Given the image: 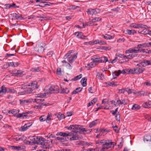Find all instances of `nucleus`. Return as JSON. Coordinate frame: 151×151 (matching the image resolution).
<instances>
[{
  "label": "nucleus",
  "instance_id": "obj_53",
  "mask_svg": "<svg viewBox=\"0 0 151 151\" xmlns=\"http://www.w3.org/2000/svg\"><path fill=\"white\" fill-rule=\"evenodd\" d=\"M30 113L31 114L32 113L31 112H30V111H28V112H26L25 113H23L22 114V118H24V117H25L26 118L28 116L27 115V114H29Z\"/></svg>",
  "mask_w": 151,
  "mask_h": 151
},
{
  "label": "nucleus",
  "instance_id": "obj_14",
  "mask_svg": "<svg viewBox=\"0 0 151 151\" xmlns=\"http://www.w3.org/2000/svg\"><path fill=\"white\" fill-rule=\"evenodd\" d=\"M37 85V82L36 81H33L31 82L30 85H29L28 86L31 87V88L34 90L38 88V86Z\"/></svg>",
  "mask_w": 151,
  "mask_h": 151
},
{
  "label": "nucleus",
  "instance_id": "obj_62",
  "mask_svg": "<svg viewBox=\"0 0 151 151\" xmlns=\"http://www.w3.org/2000/svg\"><path fill=\"white\" fill-rule=\"evenodd\" d=\"M115 118L116 120L120 121V115L119 113L118 114H117L115 116Z\"/></svg>",
  "mask_w": 151,
  "mask_h": 151
},
{
  "label": "nucleus",
  "instance_id": "obj_58",
  "mask_svg": "<svg viewBox=\"0 0 151 151\" xmlns=\"http://www.w3.org/2000/svg\"><path fill=\"white\" fill-rule=\"evenodd\" d=\"M125 91H127L128 93V94H131L132 93V91L133 90L132 89L126 88H125Z\"/></svg>",
  "mask_w": 151,
  "mask_h": 151
},
{
  "label": "nucleus",
  "instance_id": "obj_4",
  "mask_svg": "<svg viewBox=\"0 0 151 151\" xmlns=\"http://www.w3.org/2000/svg\"><path fill=\"white\" fill-rule=\"evenodd\" d=\"M46 45L44 43L39 42L36 45L35 47V50L39 53H42L45 49Z\"/></svg>",
  "mask_w": 151,
  "mask_h": 151
},
{
  "label": "nucleus",
  "instance_id": "obj_17",
  "mask_svg": "<svg viewBox=\"0 0 151 151\" xmlns=\"http://www.w3.org/2000/svg\"><path fill=\"white\" fill-rule=\"evenodd\" d=\"M32 125L30 123H28L27 124H25L24 126L21 127L19 129V130L21 131H24L27 130L28 128V127Z\"/></svg>",
  "mask_w": 151,
  "mask_h": 151
},
{
  "label": "nucleus",
  "instance_id": "obj_23",
  "mask_svg": "<svg viewBox=\"0 0 151 151\" xmlns=\"http://www.w3.org/2000/svg\"><path fill=\"white\" fill-rule=\"evenodd\" d=\"M74 126L73 127V131H72L71 132H73L74 133H76L79 132L80 127H81V125H74Z\"/></svg>",
  "mask_w": 151,
  "mask_h": 151
},
{
  "label": "nucleus",
  "instance_id": "obj_38",
  "mask_svg": "<svg viewBox=\"0 0 151 151\" xmlns=\"http://www.w3.org/2000/svg\"><path fill=\"white\" fill-rule=\"evenodd\" d=\"M99 9H91V12L90 13V14L93 15V14H97L98 12H99Z\"/></svg>",
  "mask_w": 151,
  "mask_h": 151
},
{
  "label": "nucleus",
  "instance_id": "obj_25",
  "mask_svg": "<svg viewBox=\"0 0 151 151\" xmlns=\"http://www.w3.org/2000/svg\"><path fill=\"white\" fill-rule=\"evenodd\" d=\"M139 45L141 46V47H151V42H145L142 44H140Z\"/></svg>",
  "mask_w": 151,
  "mask_h": 151
},
{
  "label": "nucleus",
  "instance_id": "obj_41",
  "mask_svg": "<svg viewBox=\"0 0 151 151\" xmlns=\"http://www.w3.org/2000/svg\"><path fill=\"white\" fill-rule=\"evenodd\" d=\"M6 92L7 93H14L16 91L14 89H11L8 88L6 87Z\"/></svg>",
  "mask_w": 151,
  "mask_h": 151
},
{
  "label": "nucleus",
  "instance_id": "obj_15",
  "mask_svg": "<svg viewBox=\"0 0 151 151\" xmlns=\"http://www.w3.org/2000/svg\"><path fill=\"white\" fill-rule=\"evenodd\" d=\"M89 44H91L92 45L96 44H99L100 45H105L106 44V43L104 41L99 40H95L94 42H89Z\"/></svg>",
  "mask_w": 151,
  "mask_h": 151
},
{
  "label": "nucleus",
  "instance_id": "obj_63",
  "mask_svg": "<svg viewBox=\"0 0 151 151\" xmlns=\"http://www.w3.org/2000/svg\"><path fill=\"white\" fill-rule=\"evenodd\" d=\"M144 84L148 86H151V81H147L146 82L144 83Z\"/></svg>",
  "mask_w": 151,
  "mask_h": 151
},
{
  "label": "nucleus",
  "instance_id": "obj_54",
  "mask_svg": "<svg viewBox=\"0 0 151 151\" xmlns=\"http://www.w3.org/2000/svg\"><path fill=\"white\" fill-rule=\"evenodd\" d=\"M96 65L95 64V63L93 61L92 62H91L90 63L88 64V66H89V68H92L94 67Z\"/></svg>",
  "mask_w": 151,
  "mask_h": 151
},
{
  "label": "nucleus",
  "instance_id": "obj_3",
  "mask_svg": "<svg viewBox=\"0 0 151 151\" xmlns=\"http://www.w3.org/2000/svg\"><path fill=\"white\" fill-rule=\"evenodd\" d=\"M115 144L116 143L112 142L111 140H105L104 146L102 147L100 151H106L110 148L114 147Z\"/></svg>",
  "mask_w": 151,
  "mask_h": 151
},
{
  "label": "nucleus",
  "instance_id": "obj_18",
  "mask_svg": "<svg viewBox=\"0 0 151 151\" xmlns=\"http://www.w3.org/2000/svg\"><path fill=\"white\" fill-rule=\"evenodd\" d=\"M123 33L125 34H127L129 35H133L135 33H136V32L134 30L127 29L126 30L124 31Z\"/></svg>",
  "mask_w": 151,
  "mask_h": 151
},
{
  "label": "nucleus",
  "instance_id": "obj_42",
  "mask_svg": "<svg viewBox=\"0 0 151 151\" xmlns=\"http://www.w3.org/2000/svg\"><path fill=\"white\" fill-rule=\"evenodd\" d=\"M114 36L113 35H111L107 34H106L104 36V39L107 40L112 39L114 38Z\"/></svg>",
  "mask_w": 151,
  "mask_h": 151
},
{
  "label": "nucleus",
  "instance_id": "obj_12",
  "mask_svg": "<svg viewBox=\"0 0 151 151\" xmlns=\"http://www.w3.org/2000/svg\"><path fill=\"white\" fill-rule=\"evenodd\" d=\"M92 131V129H89L88 130H86L85 128H81V126L80 127L79 132L80 133L82 134L83 133L88 134L90 133Z\"/></svg>",
  "mask_w": 151,
  "mask_h": 151
},
{
  "label": "nucleus",
  "instance_id": "obj_22",
  "mask_svg": "<svg viewBox=\"0 0 151 151\" xmlns=\"http://www.w3.org/2000/svg\"><path fill=\"white\" fill-rule=\"evenodd\" d=\"M19 110L16 109H12L9 110L8 113L9 114H13L12 116H16L17 114L19 112Z\"/></svg>",
  "mask_w": 151,
  "mask_h": 151
},
{
  "label": "nucleus",
  "instance_id": "obj_64",
  "mask_svg": "<svg viewBox=\"0 0 151 151\" xmlns=\"http://www.w3.org/2000/svg\"><path fill=\"white\" fill-rule=\"evenodd\" d=\"M55 151H71V150L70 149H62L55 150Z\"/></svg>",
  "mask_w": 151,
  "mask_h": 151
},
{
  "label": "nucleus",
  "instance_id": "obj_51",
  "mask_svg": "<svg viewBox=\"0 0 151 151\" xmlns=\"http://www.w3.org/2000/svg\"><path fill=\"white\" fill-rule=\"evenodd\" d=\"M69 92V90L68 88H63L61 90V93H68Z\"/></svg>",
  "mask_w": 151,
  "mask_h": 151
},
{
  "label": "nucleus",
  "instance_id": "obj_30",
  "mask_svg": "<svg viewBox=\"0 0 151 151\" xmlns=\"http://www.w3.org/2000/svg\"><path fill=\"white\" fill-rule=\"evenodd\" d=\"M100 63H106L108 61V59L105 56L101 57L100 58Z\"/></svg>",
  "mask_w": 151,
  "mask_h": 151
},
{
  "label": "nucleus",
  "instance_id": "obj_10",
  "mask_svg": "<svg viewBox=\"0 0 151 151\" xmlns=\"http://www.w3.org/2000/svg\"><path fill=\"white\" fill-rule=\"evenodd\" d=\"M128 69H125L122 70H118V71H115L113 74V76H119L121 73L125 74V73L128 74Z\"/></svg>",
  "mask_w": 151,
  "mask_h": 151
},
{
  "label": "nucleus",
  "instance_id": "obj_59",
  "mask_svg": "<svg viewBox=\"0 0 151 151\" xmlns=\"http://www.w3.org/2000/svg\"><path fill=\"white\" fill-rule=\"evenodd\" d=\"M113 128L116 132L118 133L119 132V129L117 126H113Z\"/></svg>",
  "mask_w": 151,
  "mask_h": 151
},
{
  "label": "nucleus",
  "instance_id": "obj_48",
  "mask_svg": "<svg viewBox=\"0 0 151 151\" xmlns=\"http://www.w3.org/2000/svg\"><path fill=\"white\" fill-rule=\"evenodd\" d=\"M82 77V74H80L79 75L77 76H76L74 78H73L71 79V80L73 81H77L79 79H80Z\"/></svg>",
  "mask_w": 151,
  "mask_h": 151
},
{
  "label": "nucleus",
  "instance_id": "obj_1",
  "mask_svg": "<svg viewBox=\"0 0 151 151\" xmlns=\"http://www.w3.org/2000/svg\"><path fill=\"white\" fill-rule=\"evenodd\" d=\"M34 141L32 143L34 144L40 145L41 147L46 149H49L52 147V145H49L47 143V141L43 138H40L39 137H35Z\"/></svg>",
  "mask_w": 151,
  "mask_h": 151
},
{
  "label": "nucleus",
  "instance_id": "obj_49",
  "mask_svg": "<svg viewBox=\"0 0 151 151\" xmlns=\"http://www.w3.org/2000/svg\"><path fill=\"white\" fill-rule=\"evenodd\" d=\"M101 19V18L99 17H96L91 19V21L93 22H96L100 21Z\"/></svg>",
  "mask_w": 151,
  "mask_h": 151
},
{
  "label": "nucleus",
  "instance_id": "obj_2",
  "mask_svg": "<svg viewBox=\"0 0 151 151\" xmlns=\"http://www.w3.org/2000/svg\"><path fill=\"white\" fill-rule=\"evenodd\" d=\"M74 51L73 50H70L65 55L64 59H67L70 63H72L77 58V53H74Z\"/></svg>",
  "mask_w": 151,
  "mask_h": 151
},
{
  "label": "nucleus",
  "instance_id": "obj_39",
  "mask_svg": "<svg viewBox=\"0 0 151 151\" xmlns=\"http://www.w3.org/2000/svg\"><path fill=\"white\" fill-rule=\"evenodd\" d=\"M137 55L138 54H129L128 55H127V57H128V59H131L134 58L136 57Z\"/></svg>",
  "mask_w": 151,
  "mask_h": 151
},
{
  "label": "nucleus",
  "instance_id": "obj_9",
  "mask_svg": "<svg viewBox=\"0 0 151 151\" xmlns=\"http://www.w3.org/2000/svg\"><path fill=\"white\" fill-rule=\"evenodd\" d=\"M139 65V63L137 64V66L138 67L134 68L135 69V71L137 74H139L142 73L145 70V69L142 67V65Z\"/></svg>",
  "mask_w": 151,
  "mask_h": 151
},
{
  "label": "nucleus",
  "instance_id": "obj_50",
  "mask_svg": "<svg viewBox=\"0 0 151 151\" xmlns=\"http://www.w3.org/2000/svg\"><path fill=\"white\" fill-rule=\"evenodd\" d=\"M46 116L44 115H42L39 118V120L40 122H43L46 120Z\"/></svg>",
  "mask_w": 151,
  "mask_h": 151
},
{
  "label": "nucleus",
  "instance_id": "obj_26",
  "mask_svg": "<svg viewBox=\"0 0 151 151\" xmlns=\"http://www.w3.org/2000/svg\"><path fill=\"white\" fill-rule=\"evenodd\" d=\"M13 17L17 19L21 20L23 18L22 15L19 14L14 13L13 14Z\"/></svg>",
  "mask_w": 151,
  "mask_h": 151
},
{
  "label": "nucleus",
  "instance_id": "obj_5",
  "mask_svg": "<svg viewBox=\"0 0 151 151\" xmlns=\"http://www.w3.org/2000/svg\"><path fill=\"white\" fill-rule=\"evenodd\" d=\"M46 93L52 94L54 93H58V89L57 87L52 86L50 88L46 91Z\"/></svg>",
  "mask_w": 151,
  "mask_h": 151
},
{
  "label": "nucleus",
  "instance_id": "obj_33",
  "mask_svg": "<svg viewBox=\"0 0 151 151\" xmlns=\"http://www.w3.org/2000/svg\"><path fill=\"white\" fill-rule=\"evenodd\" d=\"M145 108H149L151 107V101L146 102L143 104Z\"/></svg>",
  "mask_w": 151,
  "mask_h": 151
},
{
  "label": "nucleus",
  "instance_id": "obj_34",
  "mask_svg": "<svg viewBox=\"0 0 151 151\" xmlns=\"http://www.w3.org/2000/svg\"><path fill=\"white\" fill-rule=\"evenodd\" d=\"M52 114L50 113H48L47 115V116L46 119V122L47 123H49L50 120H51V117H52Z\"/></svg>",
  "mask_w": 151,
  "mask_h": 151
},
{
  "label": "nucleus",
  "instance_id": "obj_6",
  "mask_svg": "<svg viewBox=\"0 0 151 151\" xmlns=\"http://www.w3.org/2000/svg\"><path fill=\"white\" fill-rule=\"evenodd\" d=\"M114 104L116 106H119L122 104L126 105L127 102L125 99L122 100L118 99L116 101H114Z\"/></svg>",
  "mask_w": 151,
  "mask_h": 151
},
{
  "label": "nucleus",
  "instance_id": "obj_61",
  "mask_svg": "<svg viewBox=\"0 0 151 151\" xmlns=\"http://www.w3.org/2000/svg\"><path fill=\"white\" fill-rule=\"evenodd\" d=\"M16 141H20V135L15 136L13 138Z\"/></svg>",
  "mask_w": 151,
  "mask_h": 151
},
{
  "label": "nucleus",
  "instance_id": "obj_55",
  "mask_svg": "<svg viewBox=\"0 0 151 151\" xmlns=\"http://www.w3.org/2000/svg\"><path fill=\"white\" fill-rule=\"evenodd\" d=\"M96 121V120L95 121H92L90 123L89 125V127L90 128H91L93 126H94L96 124V122L95 121Z\"/></svg>",
  "mask_w": 151,
  "mask_h": 151
},
{
  "label": "nucleus",
  "instance_id": "obj_28",
  "mask_svg": "<svg viewBox=\"0 0 151 151\" xmlns=\"http://www.w3.org/2000/svg\"><path fill=\"white\" fill-rule=\"evenodd\" d=\"M105 140H99L96 141V144L102 145V147L104 146Z\"/></svg>",
  "mask_w": 151,
  "mask_h": 151
},
{
  "label": "nucleus",
  "instance_id": "obj_36",
  "mask_svg": "<svg viewBox=\"0 0 151 151\" xmlns=\"http://www.w3.org/2000/svg\"><path fill=\"white\" fill-rule=\"evenodd\" d=\"M97 101V99L96 98H94L91 101V102L89 103L87 105L88 107H89L92 105L93 104H94Z\"/></svg>",
  "mask_w": 151,
  "mask_h": 151
},
{
  "label": "nucleus",
  "instance_id": "obj_47",
  "mask_svg": "<svg viewBox=\"0 0 151 151\" xmlns=\"http://www.w3.org/2000/svg\"><path fill=\"white\" fill-rule=\"evenodd\" d=\"M140 108L139 106L137 104H134L132 106V110H137L139 109Z\"/></svg>",
  "mask_w": 151,
  "mask_h": 151
},
{
  "label": "nucleus",
  "instance_id": "obj_31",
  "mask_svg": "<svg viewBox=\"0 0 151 151\" xmlns=\"http://www.w3.org/2000/svg\"><path fill=\"white\" fill-rule=\"evenodd\" d=\"M86 81L87 78L86 77L83 78L81 80V82L82 84V85L83 86H86Z\"/></svg>",
  "mask_w": 151,
  "mask_h": 151
},
{
  "label": "nucleus",
  "instance_id": "obj_56",
  "mask_svg": "<svg viewBox=\"0 0 151 151\" xmlns=\"http://www.w3.org/2000/svg\"><path fill=\"white\" fill-rule=\"evenodd\" d=\"M23 71L20 70H17V75H15L16 76L19 75L20 76H22V74L23 73Z\"/></svg>",
  "mask_w": 151,
  "mask_h": 151
},
{
  "label": "nucleus",
  "instance_id": "obj_37",
  "mask_svg": "<svg viewBox=\"0 0 151 151\" xmlns=\"http://www.w3.org/2000/svg\"><path fill=\"white\" fill-rule=\"evenodd\" d=\"M147 29H145L141 31L139 30L138 31V32L139 34H141L144 35H145L148 34V32H147Z\"/></svg>",
  "mask_w": 151,
  "mask_h": 151
},
{
  "label": "nucleus",
  "instance_id": "obj_13",
  "mask_svg": "<svg viewBox=\"0 0 151 151\" xmlns=\"http://www.w3.org/2000/svg\"><path fill=\"white\" fill-rule=\"evenodd\" d=\"M142 65L143 67H145L148 65H151V60H144L142 62L139 63V65Z\"/></svg>",
  "mask_w": 151,
  "mask_h": 151
},
{
  "label": "nucleus",
  "instance_id": "obj_21",
  "mask_svg": "<svg viewBox=\"0 0 151 151\" xmlns=\"http://www.w3.org/2000/svg\"><path fill=\"white\" fill-rule=\"evenodd\" d=\"M71 136H72V137L70 138V140L71 141L77 140L79 138V137L77 134L75 133L73 134V132Z\"/></svg>",
  "mask_w": 151,
  "mask_h": 151
},
{
  "label": "nucleus",
  "instance_id": "obj_8",
  "mask_svg": "<svg viewBox=\"0 0 151 151\" xmlns=\"http://www.w3.org/2000/svg\"><path fill=\"white\" fill-rule=\"evenodd\" d=\"M137 95L140 96H148L150 98L151 93L147 91H140L137 92Z\"/></svg>",
  "mask_w": 151,
  "mask_h": 151
},
{
  "label": "nucleus",
  "instance_id": "obj_57",
  "mask_svg": "<svg viewBox=\"0 0 151 151\" xmlns=\"http://www.w3.org/2000/svg\"><path fill=\"white\" fill-rule=\"evenodd\" d=\"M130 27L134 28H137V24H136L135 23H133L131 24L130 25Z\"/></svg>",
  "mask_w": 151,
  "mask_h": 151
},
{
  "label": "nucleus",
  "instance_id": "obj_46",
  "mask_svg": "<svg viewBox=\"0 0 151 151\" xmlns=\"http://www.w3.org/2000/svg\"><path fill=\"white\" fill-rule=\"evenodd\" d=\"M137 28H141L147 29V27L145 25L142 24H137Z\"/></svg>",
  "mask_w": 151,
  "mask_h": 151
},
{
  "label": "nucleus",
  "instance_id": "obj_29",
  "mask_svg": "<svg viewBox=\"0 0 151 151\" xmlns=\"http://www.w3.org/2000/svg\"><path fill=\"white\" fill-rule=\"evenodd\" d=\"M6 87L4 86H2L0 90V95L5 94L6 93Z\"/></svg>",
  "mask_w": 151,
  "mask_h": 151
},
{
  "label": "nucleus",
  "instance_id": "obj_11",
  "mask_svg": "<svg viewBox=\"0 0 151 151\" xmlns=\"http://www.w3.org/2000/svg\"><path fill=\"white\" fill-rule=\"evenodd\" d=\"M72 132H58L56 135L57 136L60 135L61 136H63L64 137H65V139H66L67 136H71L72 135Z\"/></svg>",
  "mask_w": 151,
  "mask_h": 151
},
{
  "label": "nucleus",
  "instance_id": "obj_43",
  "mask_svg": "<svg viewBox=\"0 0 151 151\" xmlns=\"http://www.w3.org/2000/svg\"><path fill=\"white\" fill-rule=\"evenodd\" d=\"M27 89L25 90V92L27 94H30L33 92V90L32 89L31 87H29Z\"/></svg>",
  "mask_w": 151,
  "mask_h": 151
},
{
  "label": "nucleus",
  "instance_id": "obj_35",
  "mask_svg": "<svg viewBox=\"0 0 151 151\" xmlns=\"http://www.w3.org/2000/svg\"><path fill=\"white\" fill-rule=\"evenodd\" d=\"M44 101V99H32V102H36L37 103H40Z\"/></svg>",
  "mask_w": 151,
  "mask_h": 151
},
{
  "label": "nucleus",
  "instance_id": "obj_45",
  "mask_svg": "<svg viewBox=\"0 0 151 151\" xmlns=\"http://www.w3.org/2000/svg\"><path fill=\"white\" fill-rule=\"evenodd\" d=\"M97 76H98L100 80H102L104 78V75L100 73H98Z\"/></svg>",
  "mask_w": 151,
  "mask_h": 151
},
{
  "label": "nucleus",
  "instance_id": "obj_19",
  "mask_svg": "<svg viewBox=\"0 0 151 151\" xmlns=\"http://www.w3.org/2000/svg\"><path fill=\"white\" fill-rule=\"evenodd\" d=\"M76 37L78 38L82 39H84L85 36L83 35V33L81 32H77L74 34Z\"/></svg>",
  "mask_w": 151,
  "mask_h": 151
},
{
  "label": "nucleus",
  "instance_id": "obj_44",
  "mask_svg": "<svg viewBox=\"0 0 151 151\" xmlns=\"http://www.w3.org/2000/svg\"><path fill=\"white\" fill-rule=\"evenodd\" d=\"M16 51L15 50H14L12 52V53L9 54L6 53V57H10L11 56H14L16 54Z\"/></svg>",
  "mask_w": 151,
  "mask_h": 151
},
{
  "label": "nucleus",
  "instance_id": "obj_32",
  "mask_svg": "<svg viewBox=\"0 0 151 151\" xmlns=\"http://www.w3.org/2000/svg\"><path fill=\"white\" fill-rule=\"evenodd\" d=\"M96 65L100 63V58H93L91 59Z\"/></svg>",
  "mask_w": 151,
  "mask_h": 151
},
{
  "label": "nucleus",
  "instance_id": "obj_24",
  "mask_svg": "<svg viewBox=\"0 0 151 151\" xmlns=\"http://www.w3.org/2000/svg\"><path fill=\"white\" fill-rule=\"evenodd\" d=\"M10 148L12 150H16V151L21 150L22 148L19 146H12L10 147Z\"/></svg>",
  "mask_w": 151,
  "mask_h": 151
},
{
  "label": "nucleus",
  "instance_id": "obj_16",
  "mask_svg": "<svg viewBox=\"0 0 151 151\" xmlns=\"http://www.w3.org/2000/svg\"><path fill=\"white\" fill-rule=\"evenodd\" d=\"M20 104L22 105L25 104L26 103H30L32 102V99H30L28 100H19Z\"/></svg>",
  "mask_w": 151,
  "mask_h": 151
},
{
  "label": "nucleus",
  "instance_id": "obj_7",
  "mask_svg": "<svg viewBox=\"0 0 151 151\" xmlns=\"http://www.w3.org/2000/svg\"><path fill=\"white\" fill-rule=\"evenodd\" d=\"M137 47H133L130 48L125 51V53H130L137 54V53L139 52V50H137Z\"/></svg>",
  "mask_w": 151,
  "mask_h": 151
},
{
  "label": "nucleus",
  "instance_id": "obj_20",
  "mask_svg": "<svg viewBox=\"0 0 151 151\" xmlns=\"http://www.w3.org/2000/svg\"><path fill=\"white\" fill-rule=\"evenodd\" d=\"M143 140L145 142H147L151 145V136L149 135L145 136L143 138Z\"/></svg>",
  "mask_w": 151,
  "mask_h": 151
},
{
  "label": "nucleus",
  "instance_id": "obj_60",
  "mask_svg": "<svg viewBox=\"0 0 151 151\" xmlns=\"http://www.w3.org/2000/svg\"><path fill=\"white\" fill-rule=\"evenodd\" d=\"M9 72L11 74H15L16 75H17V70H10Z\"/></svg>",
  "mask_w": 151,
  "mask_h": 151
},
{
  "label": "nucleus",
  "instance_id": "obj_27",
  "mask_svg": "<svg viewBox=\"0 0 151 151\" xmlns=\"http://www.w3.org/2000/svg\"><path fill=\"white\" fill-rule=\"evenodd\" d=\"M82 89V88H81L80 87H78L76 88V89L74 90L73 92L71 94L72 95H73L74 94H76L78 93V92H81Z\"/></svg>",
  "mask_w": 151,
  "mask_h": 151
},
{
  "label": "nucleus",
  "instance_id": "obj_52",
  "mask_svg": "<svg viewBox=\"0 0 151 151\" xmlns=\"http://www.w3.org/2000/svg\"><path fill=\"white\" fill-rule=\"evenodd\" d=\"M31 70L34 72H38L40 71V70L39 68H31Z\"/></svg>",
  "mask_w": 151,
  "mask_h": 151
},
{
  "label": "nucleus",
  "instance_id": "obj_40",
  "mask_svg": "<svg viewBox=\"0 0 151 151\" xmlns=\"http://www.w3.org/2000/svg\"><path fill=\"white\" fill-rule=\"evenodd\" d=\"M128 74H136L134 68L129 70L128 69Z\"/></svg>",
  "mask_w": 151,
  "mask_h": 151
}]
</instances>
